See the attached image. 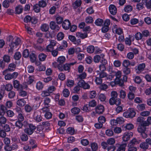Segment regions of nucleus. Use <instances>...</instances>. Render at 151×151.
<instances>
[{"label":"nucleus","mask_w":151,"mask_h":151,"mask_svg":"<svg viewBox=\"0 0 151 151\" xmlns=\"http://www.w3.org/2000/svg\"><path fill=\"white\" fill-rule=\"evenodd\" d=\"M148 145L146 142H144L141 143L140 145V147L144 150H146L148 148Z\"/></svg>","instance_id":"7c9ffc66"},{"label":"nucleus","mask_w":151,"mask_h":151,"mask_svg":"<svg viewBox=\"0 0 151 151\" xmlns=\"http://www.w3.org/2000/svg\"><path fill=\"white\" fill-rule=\"evenodd\" d=\"M132 8L130 5H127L125 7L124 9L126 12H129L132 10Z\"/></svg>","instance_id":"0e129e2a"},{"label":"nucleus","mask_w":151,"mask_h":151,"mask_svg":"<svg viewBox=\"0 0 151 151\" xmlns=\"http://www.w3.org/2000/svg\"><path fill=\"white\" fill-rule=\"evenodd\" d=\"M74 84V81L72 80H68L66 83L67 86L69 87L73 86Z\"/></svg>","instance_id":"052dcab7"},{"label":"nucleus","mask_w":151,"mask_h":151,"mask_svg":"<svg viewBox=\"0 0 151 151\" xmlns=\"http://www.w3.org/2000/svg\"><path fill=\"white\" fill-rule=\"evenodd\" d=\"M118 94L115 91H112L111 93V98L109 100V103L111 105L115 104L117 106L119 105L121 103V100L117 98Z\"/></svg>","instance_id":"f03ea898"},{"label":"nucleus","mask_w":151,"mask_h":151,"mask_svg":"<svg viewBox=\"0 0 151 151\" xmlns=\"http://www.w3.org/2000/svg\"><path fill=\"white\" fill-rule=\"evenodd\" d=\"M4 61L6 63H9L10 61V57L7 55H4L3 57Z\"/></svg>","instance_id":"de8ad7c7"},{"label":"nucleus","mask_w":151,"mask_h":151,"mask_svg":"<svg viewBox=\"0 0 151 151\" xmlns=\"http://www.w3.org/2000/svg\"><path fill=\"white\" fill-rule=\"evenodd\" d=\"M132 133H125L123 135L122 137L123 140L125 142L127 141L130 139L131 137V136H132V135L131 134Z\"/></svg>","instance_id":"dca6fc26"},{"label":"nucleus","mask_w":151,"mask_h":151,"mask_svg":"<svg viewBox=\"0 0 151 151\" xmlns=\"http://www.w3.org/2000/svg\"><path fill=\"white\" fill-rule=\"evenodd\" d=\"M40 7H44L46 6L47 4L46 2L44 0H42L40 1L38 3V4Z\"/></svg>","instance_id":"c03bdc74"},{"label":"nucleus","mask_w":151,"mask_h":151,"mask_svg":"<svg viewBox=\"0 0 151 151\" xmlns=\"http://www.w3.org/2000/svg\"><path fill=\"white\" fill-rule=\"evenodd\" d=\"M76 63V62H75L74 63H66L63 65H58V69L60 71H63L64 70L69 72L70 66L71 65H73Z\"/></svg>","instance_id":"7ed1b4c3"},{"label":"nucleus","mask_w":151,"mask_h":151,"mask_svg":"<svg viewBox=\"0 0 151 151\" xmlns=\"http://www.w3.org/2000/svg\"><path fill=\"white\" fill-rule=\"evenodd\" d=\"M120 97L123 99H124L126 94L125 92L123 90H121L120 91Z\"/></svg>","instance_id":"4d7b16f0"},{"label":"nucleus","mask_w":151,"mask_h":151,"mask_svg":"<svg viewBox=\"0 0 151 151\" xmlns=\"http://www.w3.org/2000/svg\"><path fill=\"white\" fill-rule=\"evenodd\" d=\"M21 57V55L19 52H16L14 55V58L15 60H19Z\"/></svg>","instance_id":"c9c22d12"},{"label":"nucleus","mask_w":151,"mask_h":151,"mask_svg":"<svg viewBox=\"0 0 151 151\" xmlns=\"http://www.w3.org/2000/svg\"><path fill=\"white\" fill-rule=\"evenodd\" d=\"M29 50L26 49L24 50L22 53V56L25 58H27L29 56Z\"/></svg>","instance_id":"f704fd0d"},{"label":"nucleus","mask_w":151,"mask_h":151,"mask_svg":"<svg viewBox=\"0 0 151 151\" xmlns=\"http://www.w3.org/2000/svg\"><path fill=\"white\" fill-rule=\"evenodd\" d=\"M13 85L14 88L18 89H22V85L20 84L19 82L17 80L14 81Z\"/></svg>","instance_id":"f3484780"},{"label":"nucleus","mask_w":151,"mask_h":151,"mask_svg":"<svg viewBox=\"0 0 151 151\" xmlns=\"http://www.w3.org/2000/svg\"><path fill=\"white\" fill-rule=\"evenodd\" d=\"M99 77L101 78H103L107 77V74L104 71H101L98 74Z\"/></svg>","instance_id":"6e6d98bb"},{"label":"nucleus","mask_w":151,"mask_h":151,"mask_svg":"<svg viewBox=\"0 0 151 151\" xmlns=\"http://www.w3.org/2000/svg\"><path fill=\"white\" fill-rule=\"evenodd\" d=\"M17 104L18 105L22 106L26 104V101L23 99H20L17 101Z\"/></svg>","instance_id":"5701e85b"},{"label":"nucleus","mask_w":151,"mask_h":151,"mask_svg":"<svg viewBox=\"0 0 151 151\" xmlns=\"http://www.w3.org/2000/svg\"><path fill=\"white\" fill-rule=\"evenodd\" d=\"M47 57V55L43 53H40L38 55V58L40 60L44 61Z\"/></svg>","instance_id":"a878e982"},{"label":"nucleus","mask_w":151,"mask_h":151,"mask_svg":"<svg viewBox=\"0 0 151 151\" xmlns=\"http://www.w3.org/2000/svg\"><path fill=\"white\" fill-rule=\"evenodd\" d=\"M103 22V20L100 19H98L95 21V24L97 26H101Z\"/></svg>","instance_id":"e433bc0d"},{"label":"nucleus","mask_w":151,"mask_h":151,"mask_svg":"<svg viewBox=\"0 0 151 151\" xmlns=\"http://www.w3.org/2000/svg\"><path fill=\"white\" fill-rule=\"evenodd\" d=\"M89 97L91 99L94 98L96 95V93L95 91H93L90 92Z\"/></svg>","instance_id":"37998d69"},{"label":"nucleus","mask_w":151,"mask_h":151,"mask_svg":"<svg viewBox=\"0 0 151 151\" xmlns=\"http://www.w3.org/2000/svg\"><path fill=\"white\" fill-rule=\"evenodd\" d=\"M72 112L74 114H78L80 111V109L78 108L74 107L71 109Z\"/></svg>","instance_id":"473e14b6"},{"label":"nucleus","mask_w":151,"mask_h":151,"mask_svg":"<svg viewBox=\"0 0 151 151\" xmlns=\"http://www.w3.org/2000/svg\"><path fill=\"white\" fill-rule=\"evenodd\" d=\"M144 124L145 126H148L149 124H151V117H148L147 119V121H145Z\"/></svg>","instance_id":"338daca9"},{"label":"nucleus","mask_w":151,"mask_h":151,"mask_svg":"<svg viewBox=\"0 0 151 151\" xmlns=\"http://www.w3.org/2000/svg\"><path fill=\"white\" fill-rule=\"evenodd\" d=\"M50 26L52 29L56 31H58L60 29L58 25H57L54 21H51L50 22Z\"/></svg>","instance_id":"f8f14e48"},{"label":"nucleus","mask_w":151,"mask_h":151,"mask_svg":"<svg viewBox=\"0 0 151 151\" xmlns=\"http://www.w3.org/2000/svg\"><path fill=\"white\" fill-rule=\"evenodd\" d=\"M106 134L109 136H111L113 135L114 132L112 130L108 129L106 130Z\"/></svg>","instance_id":"69168bd1"},{"label":"nucleus","mask_w":151,"mask_h":151,"mask_svg":"<svg viewBox=\"0 0 151 151\" xmlns=\"http://www.w3.org/2000/svg\"><path fill=\"white\" fill-rule=\"evenodd\" d=\"M7 41L10 48L8 50V52L11 53L12 54L13 52L14 48H16L17 46L20 44L21 40L19 38L17 37L13 38L12 36L10 35L7 37Z\"/></svg>","instance_id":"f257e3e1"},{"label":"nucleus","mask_w":151,"mask_h":151,"mask_svg":"<svg viewBox=\"0 0 151 151\" xmlns=\"http://www.w3.org/2000/svg\"><path fill=\"white\" fill-rule=\"evenodd\" d=\"M38 4H36L33 6V9L36 12H38L40 11V8Z\"/></svg>","instance_id":"49530a36"},{"label":"nucleus","mask_w":151,"mask_h":151,"mask_svg":"<svg viewBox=\"0 0 151 151\" xmlns=\"http://www.w3.org/2000/svg\"><path fill=\"white\" fill-rule=\"evenodd\" d=\"M55 20L57 24H60L62 23L63 21V18L62 17L60 16H58L56 17L55 18Z\"/></svg>","instance_id":"c756f323"},{"label":"nucleus","mask_w":151,"mask_h":151,"mask_svg":"<svg viewBox=\"0 0 151 151\" xmlns=\"http://www.w3.org/2000/svg\"><path fill=\"white\" fill-rule=\"evenodd\" d=\"M91 147L93 151H96L98 149V146L97 144L95 142L91 143Z\"/></svg>","instance_id":"58836bf2"},{"label":"nucleus","mask_w":151,"mask_h":151,"mask_svg":"<svg viewBox=\"0 0 151 151\" xmlns=\"http://www.w3.org/2000/svg\"><path fill=\"white\" fill-rule=\"evenodd\" d=\"M43 87V85L42 82L39 81L38 82L36 85V87L37 89L40 90L42 89Z\"/></svg>","instance_id":"4c0bfd02"},{"label":"nucleus","mask_w":151,"mask_h":151,"mask_svg":"<svg viewBox=\"0 0 151 151\" xmlns=\"http://www.w3.org/2000/svg\"><path fill=\"white\" fill-rule=\"evenodd\" d=\"M3 86L5 87V90L7 91H11L13 88L12 85L9 84H6L5 86L4 85Z\"/></svg>","instance_id":"a18cd8bd"},{"label":"nucleus","mask_w":151,"mask_h":151,"mask_svg":"<svg viewBox=\"0 0 151 151\" xmlns=\"http://www.w3.org/2000/svg\"><path fill=\"white\" fill-rule=\"evenodd\" d=\"M94 47L93 45H90L87 48V51L88 53H93L94 50Z\"/></svg>","instance_id":"bb28decb"},{"label":"nucleus","mask_w":151,"mask_h":151,"mask_svg":"<svg viewBox=\"0 0 151 151\" xmlns=\"http://www.w3.org/2000/svg\"><path fill=\"white\" fill-rule=\"evenodd\" d=\"M81 4V0H76L73 4V8L76 9L80 6Z\"/></svg>","instance_id":"aec40b11"},{"label":"nucleus","mask_w":151,"mask_h":151,"mask_svg":"<svg viewBox=\"0 0 151 151\" xmlns=\"http://www.w3.org/2000/svg\"><path fill=\"white\" fill-rule=\"evenodd\" d=\"M76 36L78 37H80L82 39L86 38L87 37V34L86 33H82L81 32H78L76 34Z\"/></svg>","instance_id":"6ab92c4d"},{"label":"nucleus","mask_w":151,"mask_h":151,"mask_svg":"<svg viewBox=\"0 0 151 151\" xmlns=\"http://www.w3.org/2000/svg\"><path fill=\"white\" fill-rule=\"evenodd\" d=\"M22 121L17 120L15 123V126L18 127L19 129L22 128Z\"/></svg>","instance_id":"ea45409f"},{"label":"nucleus","mask_w":151,"mask_h":151,"mask_svg":"<svg viewBox=\"0 0 151 151\" xmlns=\"http://www.w3.org/2000/svg\"><path fill=\"white\" fill-rule=\"evenodd\" d=\"M133 145H131L130 144H129L128 147V151H136L137 148Z\"/></svg>","instance_id":"a19ab883"},{"label":"nucleus","mask_w":151,"mask_h":151,"mask_svg":"<svg viewBox=\"0 0 151 151\" xmlns=\"http://www.w3.org/2000/svg\"><path fill=\"white\" fill-rule=\"evenodd\" d=\"M115 142V140L114 138H110L107 141V143L108 144L110 145H113L114 144Z\"/></svg>","instance_id":"8fccbe9b"},{"label":"nucleus","mask_w":151,"mask_h":151,"mask_svg":"<svg viewBox=\"0 0 151 151\" xmlns=\"http://www.w3.org/2000/svg\"><path fill=\"white\" fill-rule=\"evenodd\" d=\"M50 99L48 97H46L45 99L44 100V104L46 106H49V103H50Z\"/></svg>","instance_id":"5fc2aeb1"},{"label":"nucleus","mask_w":151,"mask_h":151,"mask_svg":"<svg viewBox=\"0 0 151 151\" xmlns=\"http://www.w3.org/2000/svg\"><path fill=\"white\" fill-rule=\"evenodd\" d=\"M2 5L5 8H8L9 6V1L7 0L4 1Z\"/></svg>","instance_id":"603ef678"},{"label":"nucleus","mask_w":151,"mask_h":151,"mask_svg":"<svg viewBox=\"0 0 151 151\" xmlns=\"http://www.w3.org/2000/svg\"><path fill=\"white\" fill-rule=\"evenodd\" d=\"M16 67V65L14 63H11L8 65V68L3 72V74L5 75L8 71L13 72L15 70Z\"/></svg>","instance_id":"423d86ee"},{"label":"nucleus","mask_w":151,"mask_h":151,"mask_svg":"<svg viewBox=\"0 0 151 151\" xmlns=\"http://www.w3.org/2000/svg\"><path fill=\"white\" fill-rule=\"evenodd\" d=\"M34 119L37 122H39L42 121V117L41 116V113L39 111L35 112L34 114Z\"/></svg>","instance_id":"9d476101"},{"label":"nucleus","mask_w":151,"mask_h":151,"mask_svg":"<svg viewBox=\"0 0 151 151\" xmlns=\"http://www.w3.org/2000/svg\"><path fill=\"white\" fill-rule=\"evenodd\" d=\"M95 81L97 85H100L102 83V80L101 78L100 77H96Z\"/></svg>","instance_id":"864d4df0"},{"label":"nucleus","mask_w":151,"mask_h":151,"mask_svg":"<svg viewBox=\"0 0 151 151\" xmlns=\"http://www.w3.org/2000/svg\"><path fill=\"white\" fill-rule=\"evenodd\" d=\"M64 37V34L62 32L59 33L57 35V38L58 40H62Z\"/></svg>","instance_id":"09e8293b"},{"label":"nucleus","mask_w":151,"mask_h":151,"mask_svg":"<svg viewBox=\"0 0 151 151\" xmlns=\"http://www.w3.org/2000/svg\"><path fill=\"white\" fill-rule=\"evenodd\" d=\"M136 114V112L133 109H130L127 111H126L123 113V116L127 118H132Z\"/></svg>","instance_id":"39448f33"},{"label":"nucleus","mask_w":151,"mask_h":151,"mask_svg":"<svg viewBox=\"0 0 151 151\" xmlns=\"http://www.w3.org/2000/svg\"><path fill=\"white\" fill-rule=\"evenodd\" d=\"M30 61L32 63L35 62L36 60V56L35 54L33 53L32 52L29 55Z\"/></svg>","instance_id":"412c9836"},{"label":"nucleus","mask_w":151,"mask_h":151,"mask_svg":"<svg viewBox=\"0 0 151 151\" xmlns=\"http://www.w3.org/2000/svg\"><path fill=\"white\" fill-rule=\"evenodd\" d=\"M49 29V25L46 24H43L41 27V29L42 31L46 32Z\"/></svg>","instance_id":"b1692460"},{"label":"nucleus","mask_w":151,"mask_h":151,"mask_svg":"<svg viewBox=\"0 0 151 151\" xmlns=\"http://www.w3.org/2000/svg\"><path fill=\"white\" fill-rule=\"evenodd\" d=\"M144 123L142 124H139V126L137 128L138 131L140 133H142L145 132L146 130V127L147 126H145V125L144 124Z\"/></svg>","instance_id":"ddd939ff"},{"label":"nucleus","mask_w":151,"mask_h":151,"mask_svg":"<svg viewBox=\"0 0 151 151\" xmlns=\"http://www.w3.org/2000/svg\"><path fill=\"white\" fill-rule=\"evenodd\" d=\"M20 139L23 141H26L28 139V136L27 134L23 133L21 136Z\"/></svg>","instance_id":"72a5a7b5"},{"label":"nucleus","mask_w":151,"mask_h":151,"mask_svg":"<svg viewBox=\"0 0 151 151\" xmlns=\"http://www.w3.org/2000/svg\"><path fill=\"white\" fill-rule=\"evenodd\" d=\"M78 85L81 88H83L84 89H88L90 88V86L88 83H86L83 80H79Z\"/></svg>","instance_id":"0eeeda50"},{"label":"nucleus","mask_w":151,"mask_h":151,"mask_svg":"<svg viewBox=\"0 0 151 151\" xmlns=\"http://www.w3.org/2000/svg\"><path fill=\"white\" fill-rule=\"evenodd\" d=\"M18 75V73L16 72H14L12 74L7 73L4 75V78L6 80H10L12 79L16 78Z\"/></svg>","instance_id":"6e6552de"},{"label":"nucleus","mask_w":151,"mask_h":151,"mask_svg":"<svg viewBox=\"0 0 151 151\" xmlns=\"http://www.w3.org/2000/svg\"><path fill=\"white\" fill-rule=\"evenodd\" d=\"M52 114L49 112H47L45 114V117L47 119H49L52 118Z\"/></svg>","instance_id":"e2e57ef3"},{"label":"nucleus","mask_w":151,"mask_h":151,"mask_svg":"<svg viewBox=\"0 0 151 151\" xmlns=\"http://www.w3.org/2000/svg\"><path fill=\"white\" fill-rule=\"evenodd\" d=\"M126 146V144L121 145L118 148L117 151H125V147Z\"/></svg>","instance_id":"79ce46f5"},{"label":"nucleus","mask_w":151,"mask_h":151,"mask_svg":"<svg viewBox=\"0 0 151 151\" xmlns=\"http://www.w3.org/2000/svg\"><path fill=\"white\" fill-rule=\"evenodd\" d=\"M127 77L126 76H124L123 79H115L116 83L119 85L120 86L122 87L124 86V82L127 81Z\"/></svg>","instance_id":"1a4fd4ad"},{"label":"nucleus","mask_w":151,"mask_h":151,"mask_svg":"<svg viewBox=\"0 0 151 151\" xmlns=\"http://www.w3.org/2000/svg\"><path fill=\"white\" fill-rule=\"evenodd\" d=\"M142 35L140 32H137L135 35V38L137 40L142 39Z\"/></svg>","instance_id":"13d9d810"},{"label":"nucleus","mask_w":151,"mask_h":151,"mask_svg":"<svg viewBox=\"0 0 151 151\" xmlns=\"http://www.w3.org/2000/svg\"><path fill=\"white\" fill-rule=\"evenodd\" d=\"M70 92L69 90L66 88L63 91V96L66 97H67L69 96Z\"/></svg>","instance_id":"3c124183"},{"label":"nucleus","mask_w":151,"mask_h":151,"mask_svg":"<svg viewBox=\"0 0 151 151\" xmlns=\"http://www.w3.org/2000/svg\"><path fill=\"white\" fill-rule=\"evenodd\" d=\"M66 132L68 134L73 135L74 134L75 130L73 128L70 127L67 128Z\"/></svg>","instance_id":"2f4dec72"},{"label":"nucleus","mask_w":151,"mask_h":151,"mask_svg":"<svg viewBox=\"0 0 151 151\" xmlns=\"http://www.w3.org/2000/svg\"><path fill=\"white\" fill-rule=\"evenodd\" d=\"M142 1L145 5L147 8L148 9H151V0L147 1V0H142Z\"/></svg>","instance_id":"4be33fe9"},{"label":"nucleus","mask_w":151,"mask_h":151,"mask_svg":"<svg viewBox=\"0 0 151 151\" xmlns=\"http://www.w3.org/2000/svg\"><path fill=\"white\" fill-rule=\"evenodd\" d=\"M71 23L68 20H65L62 23L63 28L65 29H68L70 26Z\"/></svg>","instance_id":"9b49d317"},{"label":"nucleus","mask_w":151,"mask_h":151,"mask_svg":"<svg viewBox=\"0 0 151 151\" xmlns=\"http://www.w3.org/2000/svg\"><path fill=\"white\" fill-rule=\"evenodd\" d=\"M36 127L32 124L29 125V127L26 128L24 129L25 133L28 135H31L34 132V130L36 129Z\"/></svg>","instance_id":"20e7f679"},{"label":"nucleus","mask_w":151,"mask_h":151,"mask_svg":"<svg viewBox=\"0 0 151 151\" xmlns=\"http://www.w3.org/2000/svg\"><path fill=\"white\" fill-rule=\"evenodd\" d=\"M100 86L99 88L102 90H105L106 89H107L108 88V86L107 85L104 83H102L100 84Z\"/></svg>","instance_id":"bf43d9fd"},{"label":"nucleus","mask_w":151,"mask_h":151,"mask_svg":"<svg viewBox=\"0 0 151 151\" xmlns=\"http://www.w3.org/2000/svg\"><path fill=\"white\" fill-rule=\"evenodd\" d=\"M109 11L111 14L113 15H115L117 13L116 7L114 5H111L109 7Z\"/></svg>","instance_id":"4468645a"},{"label":"nucleus","mask_w":151,"mask_h":151,"mask_svg":"<svg viewBox=\"0 0 151 151\" xmlns=\"http://www.w3.org/2000/svg\"><path fill=\"white\" fill-rule=\"evenodd\" d=\"M99 99L102 101H104L106 99V97L104 94H100L99 96Z\"/></svg>","instance_id":"680f3d73"},{"label":"nucleus","mask_w":151,"mask_h":151,"mask_svg":"<svg viewBox=\"0 0 151 151\" xmlns=\"http://www.w3.org/2000/svg\"><path fill=\"white\" fill-rule=\"evenodd\" d=\"M145 66V64L144 63L140 64L137 67V69H136L137 73H140L141 71L144 70Z\"/></svg>","instance_id":"a211bd4d"},{"label":"nucleus","mask_w":151,"mask_h":151,"mask_svg":"<svg viewBox=\"0 0 151 151\" xmlns=\"http://www.w3.org/2000/svg\"><path fill=\"white\" fill-rule=\"evenodd\" d=\"M65 60V58L63 56L59 57L57 59L58 62L59 63L60 65L63 63Z\"/></svg>","instance_id":"cd10ccee"},{"label":"nucleus","mask_w":151,"mask_h":151,"mask_svg":"<svg viewBox=\"0 0 151 151\" xmlns=\"http://www.w3.org/2000/svg\"><path fill=\"white\" fill-rule=\"evenodd\" d=\"M99 122L100 123L103 124L106 121L105 117L103 116H100L98 118Z\"/></svg>","instance_id":"774afa93"},{"label":"nucleus","mask_w":151,"mask_h":151,"mask_svg":"<svg viewBox=\"0 0 151 151\" xmlns=\"http://www.w3.org/2000/svg\"><path fill=\"white\" fill-rule=\"evenodd\" d=\"M23 10V8L22 6L19 5L18 6L16 7L15 8V10L16 13L18 14L21 13Z\"/></svg>","instance_id":"393cba45"},{"label":"nucleus","mask_w":151,"mask_h":151,"mask_svg":"<svg viewBox=\"0 0 151 151\" xmlns=\"http://www.w3.org/2000/svg\"><path fill=\"white\" fill-rule=\"evenodd\" d=\"M104 111V107L102 105H98L96 108V112L97 114H101Z\"/></svg>","instance_id":"2eb2a0df"},{"label":"nucleus","mask_w":151,"mask_h":151,"mask_svg":"<svg viewBox=\"0 0 151 151\" xmlns=\"http://www.w3.org/2000/svg\"><path fill=\"white\" fill-rule=\"evenodd\" d=\"M138 110L139 111H142L145 109V105L144 104H139L137 106Z\"/></svg>","instance_id":"c85d7f7f"}]
</instances>
